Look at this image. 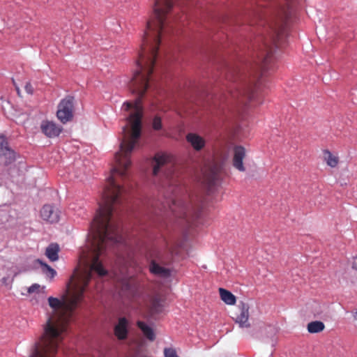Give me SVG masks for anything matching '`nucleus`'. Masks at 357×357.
Instances as JSON below:
<instances>
[{
  "label": "nucleus",
  "mask_w": 357,
  "mask_h": 357,
  "mask_svg": "<svg viewBox=\"0 0 357 357\" xmlns=\"http://www.w3.org/2000/svg\"><path fill=\"white\" fill-rule=\"evenodd\" d=\"M166 204L176 217L187 218L188 217L194 218L197 215L189 197L186 195H175L173 197L167 199Z\"/></svg>",
  "instance_id": "nucleus-1"
},
{
  "label": "nucleus",
  "mask_w": 357,
  "mask_h": 357,
  "mask_svg": "<svg viewBox=\"0 0 357 357\" xmlns=\"http://www.w3.org/2000/svg\"><path fill=\"white\" fill-rule=\"evenodd\" d=\"M289 0H284L282 3L278 2L275 10V15L280 22H275L273 29L272 40L274 43L279 41L284 31V24L291 13V8L289 3Z\"/></svg>",
  "instance_id": "nucleus-2"
},
{
  "label": "nucleus",
  "mask_w": 357,
  "mask_h": 357,
  "mask_svg": "<svg viewBox=\"0 0 357 357\" xmlns=\"http://www.w3.org/2000/svg\"><path fill=\"white\" fill-rule=\"evenodd\" d=\"M229 96L232 99L247 97L250 100H252L255 98L251 87L244 82H238L236 79H234L227 86V98H229Z\"/></svg>",
  "instance_id": "nucleus-3"
},
{
  "label": "nucleus",
  "mask_w": 357,
  "mask_h": 357,
  "mask_svg": "<svg viewBox=\"0 0 357 357\" xmlns=\"http://www.w3.org/2000/svg\"><path fill=\"white\" fill-rule=\"evenodd\" d=\"M74 113V98L67 96L63 98L58 105L56 116L63 124L72 121Z\"/></svg>",
  "instance_id": "nucleus-4"
},
{
  "label": "nucleus",
  "mask_w": 357,
  "mask_h": 357,
  "mask_svg": "<svg viewBox=\"0 0 357 357\" xmlns=\"http://www.w3.org/2000/svg\"><path fill=\"white\" fill-rule=\"evenodd\" d=\"M42 132L49 138L59 137L63 130V128L54 121L44 120L40 123Z\"/></svg>",
  "instance_id": "nucleus-5"
},
{
  "label": "nucleus",
  "mask_w": 357,
  "mask_h": 357,
  "mask_svg": "<svg viewBox=\"0 0 357 357\" xmlns=\"http://www.w3.org/2000/svg\"><path fill=\"white\" fill-rule=\"evenodd\" d=\"M0 160L6 165L15 160V153L9 149L8 142L4 136H0Z\"/></svg>",
  "instance_id": "nucleus-6"
},
{
  "label": "nucleus",
  "mask_w": 357,
  "mask_h": 357,
  "mask_svg": "<svg viewBox=\"0 0 357 357\" xmlns=\"http://www.w3.org/2000/svg\"><path fill=\"white\" fill-rule=\"evenodd\" d=\"M246 156V150L242 146H236L233 150L232 165L235 169L241 172L245 171L243 160Z\"/></svg>",
  "instance_id": "nucleus-7"
},
{
  "label": "nucleus",
  "mask_w": 357,
  "mask_h": 357,
  "mask_svg": "<svg viewBox=\"0 0 357 357\" xmlns=\"http://www.w3.org/2000/svg\"><path fill=\"white\" fill-rule=\"evenodd\" d=\"M40 216L48 222L55 223L60 219V211L50 204H46L40 211Z\"/></svg>",
  "instance_id": "nucleus-8"
},
{
  "label": "nucleus",
  "mask_w": 357,
  "mask_h": 357,
  "mask_svg": "<svg viewBox=\"0 0 357 357\" xmlns=\"http://www.w3.org/2000/svg\"><path fill=\"white\" fill-rule=\"evenodd\" d=\"M249 309L250 306L248 303H241L239 305V312L234 319L240 328H249L250 326L248 321Z\"/></svg>",
  "instance_id": "nucleus-9"
},
{
  "label": "nucleus",
  "mask_w": 357,
  "mask_h": 357,
  "mask_svg": "<svg viewBox=\"0 0 357 357\" xmlns=\"http://www.w3.org/2000/svg\"><path fill=\"white\" fill-rule=\"evenodd\" d=\"M114 335L120 340L127 338L128 333V321L125 317L119 319L114 326Z\"/></svg>",
  "instance_id": "nucleus-10"
},
{
  "label": "nucleus",
  "mask_w": 357,
  "mask_h": 357,
  "mask_svg": "<svg viewBox=\"0 0 357 357\" xmlns=\"http://www.w3.org/2000/svg\"><path fill=\"white\" fill-rule=\"evenodd\" d=\"M171 161V156L165 153H158L153 158V173L157 175L160 169L166 164Z\"/></svg>",
  "instance_id": "nucleus-11"
},
{
  "label": "nucleus",
  "mask_w": 357,
  "mask_h": 357,
  "mask_svg": "<svg viewBox=\"0 0 357 357\" xmlns=\"http://www.w3.org/2000/svg\"><path fill=\"white\" fill-rule=\"evenodd\" d=\"M186 139L188 142L196 151H200L202 149L206 144L204 138L195 133L188 134L186 136Z\"/></svg>",
  "instance_id": "nucleus-12"
},
{
  "label": "nucleus",
  "mask_w": 357,
  "mask_h": 357,
  "mask_svg": "<svg viewBox=\"0 0 357 357\" xmlns=\"http://www.w3.org/2000/svg\"><path fill=\"white\" fill-rule=\"evenodd\" d=\"M323 159L326 165L331 168L337 167L340 161L337 154L333 153L328 149L323 151Z\"/></svg>",
  "instance_id": "nucleus-13"
},
{
  "label": "nucleus",
  "mask_w": 357,
  "mask_h": 357,
  "mask_svg": "<svg viewBox=\"0 0 357 357\" xmlns=\"http://www.w3.org/2000/svg\"><path fill=\"white\" fill-rule=\"evenodd\" d=\"M60 248L57 243H50L46 248L45 255L51 261H56L59 259Z\"/></svg>",
  "instance_id": "nucleus-14"
},
{
  "label": "nucleus",
  "mask_w": 357,
  "mask_h": 357,
  "mask_svg": "<svg viewBox=\"0 0 357 357\" xmlns=\"http://www.w3.org/2000/svg\"><path fill=\"white\" fill-rule=\"evenodd\" d=\"M149 269L153 274L162 278H169L171 275L169 269L162 267L155 262L151 264Z\"/></svg>",
  "instance_id": "nucleus-15"
},
{
  "label": "nucleus",
  "mask_w": 357,
  "mask_h": 357,
  "mask_svg": "<svg viewBox=\"0 0 357 357\" xmlns=\"http://www.w3.org/2000/svg\"><path fill=\"white\" fill-rule=\"evenodd\" d=\"M137 326L140 328L143 334L150 340L153 341L155 335L153 329L144 321H139L137 323Z\"/></svg>",
  "instance_id": "nucleus-16"
},
{
  "label": "nucleus",
  "mask_w": 357,
  "mask_h": 357,
  "mask_svg": "<svg viewBox=\"0 0 357 357\" xmlns=\"http://www.w3.org/2000/svg\"><path fill=\"white\" fill-rule=\"evenodd\" d=\"M219 292L220 298L224 303L227 305H234L236 303V296L231 291L223 288H220Z\"/></svg>",
  "instance_id": "nucleus-17"
},
{
  "label": "nucleus",
  "mask_w": 357,
  "mask_h": 357,
  "mask_svg": "<svg viewBox=\"0 0 357 357\" xmlns=\"http://www.w3.org/2000/svg\"><path fill=\"white\" fill-rule=\"evenodd\" d=\"M307 328L310 333H317L324 331L325 325L321 321H314L310 322Z\"/></svg>",
  "instance_id": "nucleus-18"
},
{
  "label": "nucleus",
  "mask_w": 357,
  "mask_h": 357,
  "mask_svg": "<svg viewBox=\"0 0 357 357\" xmlns=\"http://www.w3.org/2000/svg\"><path fill=\"white\" fill-rule=\"evenodd\" d=\"M36 262L41 266L43 272L50 278H53L56 272L54 269H53L51 266H50L46 263L43 262L41 259H37Z\"/></svg>",
  "instance_id": "nucleus-19"
},
{
  "label": "nucleus",
  "mask_w": 357,
  "mask_h": 357,
  "mask_svg": "<svg viewBox=\"0 0 357 357\" xmlns=\"http://www.w3.org/2000/svg\"><path fill=\"white\" fill-rule=\"evenodd\" d=\"M271 50L268 49L266 43L264 45V49L262 50L260 52V55L259 56L261 58V62L264 65H266L270 61Z\"/></svg>",
  "instance_id": "nucleus-20"
},
{
  "label": "nucleus",
  "mask_w": 357,
  "mask_h": 357,
  "mask_svg": "<svg viewBox=\"0 0 357 357\" xmlns=\"http://www.w3.org/2000/svg\"><path fill=\"white\" fill-rule=\"evenodd\" d=\"M153 128L155 130H159L162 128L161 119L158 116H155L153 121Z\"/></svg>",
  "instance_id": "nucleus-21"
},
{
  "label": "nucleus",
  "mask_w": 357,
  "mask_h": 357,
  "mask_svg": "<svg viewBox=\"0 0 357 357\" xmlns=\"http://www.w3.org/2000/svg\"><path fill=\"white\" fill-rule=\"evenodd\" d=\"M40 287V286L38 284H36V283L33 284L31 286H30L28 288V292L29 294L38 292V291H39Z\"/></svg>",
  "instance_id": "nucleus-22"
},
{
  "label": "nucleus",
  "mask_w": 357,
  "mask_h": 357,
  "mask_svg": "<svg viewBox=\"0 0 357 357\" xmlns=\"http://www.w3.org/2000/svg\"><path fill=\"white\" fill-rule=\"evenodd\" d=\"M24 89L26 93L29 94H32L33 92V89L30 83H26L24 86Z\"/></svg>",
  "instance_id": "nucleus-23"
},
{
  "label": "nucleus",
  "mask_w": 357,
  "mask_h": 357,
  "mask_svg": "<svg viewBox=\"0 0 357 357\" xmlns=\"http://www.w3.org/2000/svg\"><path fill=\"white\" fill-rule=\"evenodd\" d=\"M352 268L356 270L357 269V258L354 259V261L352 264Z\"/></svg>",
  "instance_id": "nucleus-24"
},
{
  "label": "nucleus",
  "mask_w": 357,
  "mask_h": 357,
  "mask_svg": "<svg viewBox=\"0 0 357 357\" xmlns=\"http://www.w3.org/2000/svg\"><path fill=\"white\" fill-rule=\"evenodd\" d=\"M6 281H7V278H3L2 280H1V282L3 284H6Z\"/></svg>",
  "instance_id": "nucleus-25"
},
{
  "label": "nucleus",
  "mask_w": 357,
  "mask_h": 357,
  "mask_svg": "<svg viewBox=\"0 0 357 357\" xmlns=\"http://www.w3.org/2000/svg\"><path fill=\"white\" fill-rule=\"evenodd\" d=\"M354 318L357 319V311L354 314Z\"/></svg>",
  "instance_id": "nucleus-26"
}]
</instances>
